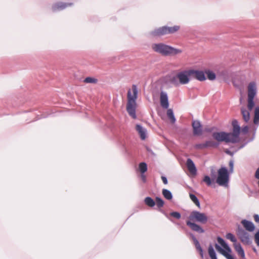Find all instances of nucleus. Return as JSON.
Segmentation results:
<instances>
[{
  "instance_id": "nucleus-1",
  "label": "nucleus",
  "mask_w": 259,
  "mask_h": 259,
  "mask_svg": "<svg viewBox=\"0 0 259 259\" xmlns=\"http://www.w3.org/2000/svg\"><path fill=\"white\" fill-rule=\"evenodd\" d=\"M133 94L131 90L127 92V103L126 105V110L129 115L134 119L136 118V99H137L138 90L137 86L135 84L132 85Z\"/></svg>"
},
{
  "instance_id": "nucleus-2",
  "label": "nucleus",
  "mask_w": 259,
  "mask_h": 259,
  "mask_svg": "<svg viewBox=\"0 0 259 259\" xmlns=\"http://www.w3.org/2000/svg\"><path fill=\"white\" fill-rule=\"evenodd\" d=\"M152 48L155 52L164 56L176 55L182 53L181 50L174 48L162 43L153 44Z\"/></svg>"
},
{
  "instance_id": "nucleus-3",
  "label": "nucleus",
  "mask_w": 259,
  "mask_h": 259,
  "mask_svg": "<svg viewBox=\"0 0 259 259\" xmlns=\"http://www.w3.org/2000/svg\"><path fill=\"white\" fill-rule=\"evenodd\" d=\"M191 76L190 70H184L178 72L171 78V82L176 85L186 84L189 82Z\"/></svg>"
},
{
  "instance_id": "nucleus-4",
  "label": "nucleus",
  "mask_w": 259,
  "mask_h": 259,
  "mask_svg": "<svg viewBox=\"0 0 259 259\" xmlns=\"http://www.w3.org/2000/svg\"><path fill=\"white\" fill-rule=\"evenodd\" d=\"M230 180V173L226 167H222L218 170L216 183L219 185L227 187Z\"/></svg>"
},
{
  "instance_id": "nucleus-5",
  "label": "nucleus",
  "mask_w": 259,
  "mask_h": 259,
  "mask_svg": "<svg viewBox=\"0 0 259 259\" xmlns=\"http://www.w3.org/2000/svg\"><path fill=\"white\" fill-rule=\"evenodd\" d=\"M180 26L175 25L172 27L163 26L155 29L152 32L154 36H159L163 35L173 34L179 30Z\"/></svg>"
},
{
  "instance_id": "nucleus-6",
  "label": "nucleus",
  "mask_w": 259,
  "mask_h": 259,
  "mask_svg": "<svg viewBox=\"0 0 259 259\" xmlns=\"http://www.w3.org/2000/svg\"><path fill=\"white\" fill-rule=\"evenodd\" d=\"M218 242L225 249H222L219 245L215 244V247L216 249L219 251L222 254L225 256L227 259H234L233 256L229 253L231 252V249L229 246L226 244L225 241L221 237L217 238Z\"/></svg>"
},
{
  "instance_id": "nucleus-7",
  "label": "nucleus",
  "mask_w": 259,
  "mask_h": 259,
  "mask_svg": "<svg viewBox=\"0 0 259 259\" xmlns=\"http://www.w3.org/2000/svg\"><path fill=\"white\" fill-rule=\"evenodd\" d=\"M218 242L225 249H222L219 245L215 244V247L216 249L219 251L222 254L225 256L227 259H234L233 256L229 253L231 252V249L229 246L226 244L225 241L221 237L217 238Z\"/></svg>"
},
{
  "instance_id": "nucleus-8",
  "label": "nucleus",
  "mask_w": 259,
  "mask_h": 259,
  "mask_svg": "<svg viewBox=\"0 0 259 259\" xmlns=\"http://www.w3.org/2000/svg\"><path fill=\"white\" fill-rule=\"evenodd\" d=\"M232 135L224 132H214L212 134L213 138L218 142H225L227 143H236L235 140L232 138Z\"/></svg>"
},
{
  "instance_id": "nucleus-9",
  "label": "nucleus",
  "mask_w": 259,
  "mask_h": 259,
  "mask_svg": "<svg viewBox=\"0 0 259 259\" xmlns=\"http://www.w3.org/2000/svg\"><path fill=\"white\" fill-rule=\"evenodd\" d=\"M189 218L192 221H197L202 224H205L208 220L207 217L205 213L197 211H192Z\"/></svg>"
},
{
  "instance_id": "nucleus-10",
  "label": "nucleus",
  "mask_w": 259,
  "mask_h": 259,
  "mask_svg": "<svg viewBox=\"0 0 259 259\" xmlns=\"http://www.w3.org/2000/svg\"><path fill=\"white\" fill-rule=\"evenodd\" d=\"M233 125V133H230L232 135V138L235 140V142L237 143L239 142V136L240 132V127L238 124L237 120H235L232 121Z\"/></svg>"
},
{
  "instance_id": "nucleus-11",
  "label": "nucleus",
  "mask_w": 259,
  "mask_h": 259,
  "mask_svg": "<svg viewBox=\"0 0 259 259\" xmlns=\"http://www.w3.org/2000/svg\"><path fill=\"white\" fill-rule=\"evenodd\" d=\"M237 235L241 242L245 244L250 243V239L248 234L242 229H239L237 232Z\"/></svg>"
},
{
  "instance_id": "nucleus-12",
  "label": "nucleus",
  "mask_w": 259,
  "mask_h": 259,
  "mask_svg": "<svg viewBox=\"0 0 259 259\" xmlns=\"http://www.w3.org/2000/svg\"><path fill=\"white\" fill-rule=\"evenodd\" d=\"M190 70L191 76L200 81H203L206 79L205 74L202 71L195 70L193 69Z\"/></svg>"
},
{
  "instance_id": "nucleus-13",
  "label": "nucleus",
  "mask_w": 259,
  "mask_h": 259,
  "mask_svg": "<svg viewBox=\"0 0 259 259\" xmlns=\"http://www.w3.org/2000/svg\"><path fill=\"white\" fill-rule=\"evenodd\" d=\"M160 102L161 107L164 109L168 107L169 103L168 101L167 95L165 92H161L160 95Z\"/></svg>"
},
{
  "instance_id": "nucleus-14",
  "label": "nucleus",
  "mask_w": 259,
  "mask_h": 259,
  "mask_svg": "<svg viewBox=\"0 0 259 259\" xmlns=\"http://www.w3.org/2000/svg\"><path fill=\"white\" fill-rule=\"evenodd\" d=\"M256 94L255 84L250 82L248 87V99H253Z\"/></svg>"
},
{
  "instance_id": "nucleus-15",
  "label": "nucleus",
  "mask_w": 259,
  "mask_h": 259,
  "mask_svg": "<svg viewBox=\"0 0 259 259\" xmlns=\"http://www.w3.org/2000/svg\"><path fill=\"white\" fill-rule=\"evenodd\" d=\"M192 127L194 135H200L202 134L201 126L199 121H193L192 123Z\"/></svg>"
},
{
  "instance_id": "nucleus-16",
  "label": "nucleus",
  "mask_w": 259,
  "mask_h": 259,
  "mask_svg": "<svg viewBox=\"0 0 259 259\" xmlns=\"http://www.w3.org/2000/svg\"><path fill=\"white\" fill-rule=\"evenodd\" d=\"M136 130L140 135V138L144 140L146 138V130L139 124H137Z\"/></svg>"
},
{
  "instance_id": "nucleus-17",
  "label": "nucleus",
  "mask_w": 259,
  "mask_h": 259,
  "mask_svg": "<svg viewBox=\"0 0 259 259\" xmlns=\"http://www.w3.org/2000/svg\"><path fill=\"white\" fill-rule=\"evenodd\" d=\"M187 225L189 226L191 229L196 232L199 233H203L204 232V230L198 225L192 223L190 221H188L187 222Z\"/></svg>"
},
{
  "instance_id": "nucleus-18",
  "label": "nucleus",
  "mask_w": 259,
  "mask_h": 259,
  "mask_svg": "<svg viewBox=\"0 0 259 259\" xmlns=\"http://www.w3.org/2000/svg\"><path fill=\"white\" fill-rule=\"evenodd\" d=\"M186 164L190 172L192 174L195 175L196 174L197 169L193 161L190 158L188 159Z\"/></svg>"
},
{
  "instance_id": "nucleus-19",
  "label": "nucleus",
  "mask_w": 259,
  "mask_h": 259,
  "mask_svg": "<svg viewBox=\"0 0 259 259\" xmlns=\"http://www.w3.org/2000/svg\"><path fill=\"white\" fill-rule=\"evenodd\" d=\"M241 224L243 225L246 230L248 231L252 232L255 229V227L251 222L247 221L246 220H243L241 221Z\"/></svg>"
},
{
  "instance_id": "nucleus-20",
  "label": "nucleus",
  "mask_w": 259,
  "mask_h": 259,
  "mask_svg": "<svg viewBox=\"0 0 259 259\" xmlns=\"http://www.w3.org/2000/svg\"><path fill=\"white\" fill-rule=\"evenodd\" d=\"M71 4H66L63 3H58L54 4L52 6V9L54 11L58 10H62L66 8L67 7L70 6Z\"/></svg>"
},
{
  "instance_id": "nucleus-21",
  "label": "nucleus",
  "mask_w": 259,
  "mask_h": 259,
  "mask_svg": "<svg viewBox=\"0 0 259 259\" xmlns=\"http://www.w3.org/2000/svg\"><path fill=\"white\" fill-rule=\"evenodd\" d=\"M234 248L238 254L242 258L245 257L244 250L239 243H234Z\"/></svg>"
},
{
  "instance_id": "nucleus-22",
  "label": "nucleus",
  "mask_w": 259,
  "mask_h": 259,
  "mask_svg": "<svg viewBox=\"0 0 259 259\" xmlns=\"http://www.w3.org/2000/svg\"><path fill=\"white\" fill-rule=\"evenodd\" d=\"M213 143L212 141H206L205 143L198 144L195 145V148L198 149H202L207 147L212 146Z\"/></svg>"
},
{
  "instance_id": "nucleus-23",
  "label": "nucleus",
  "mask_w": 259,
  "mask_h": 259,
  "mask_svg": "<svg viewBox=\"0 0 259 259\" xmlns=\"http://www.w3.org/2000/svg\"><path fill=\"white\" fill-rule=\"evenodd\" d=\"M193 241L196 249L199 252L201 256L203 257V250L198 241L196 238H193Z\"/></svg>"
},
{
  "instance_id": "nucleus-24",
  "label": "nucleus",
  "mask_w": 259,
  "mask_h": 259,
  "mask_svg": "<svg viewBox=\"0 0 259 259\" xmlns=\"http://www.w3.org/2000/svg\"><path fill=\"white\" fill-rule=\"evenodd\" d=\"M167 116L168 118L170 119V122L172 123H174L176 121V119L174 115V113L172 110L171 109H169L167 111Z\"/></svg>"
},
{
  "instance_id": "nucleus-25",
  "label": "nucleus",
  "mask_w": 259,
  "mask_h": 259,
  "mask_svg": "<svg viewBox=\"0 0 259 259\" xmlns=\"http://www.w3.org/2000/svg\"><path fill=\"white\" fill-rule=\"evenodd\" d=\"M144 202L145 204L149 207H153L155 205V201L149 197H146Z\"/></svg>"
},
{
  "instance_id": "nucleus-26",
  "label": "nucleus",
  "mask_w": 259,
  "mask_h": 259,
  "mask_svg": "<svg viewBox=\"0 0 259 259\" xmlns=\"http://www.w3.org/2000/svg\"><path fill=\"white\" fill-rule=\"evenodd\" d=\"M241 113L244 120L246 122H247L250 119V115L249 112L245 109H242Z\"/></svg>"
},
{
  "instance_id": "nucleus-27",
  "label": "nucleus",
  "mask_w": 259,
  "mask_h": 259,
  "mask_svg": "<svg viewBox=\"0 0 259 259\" xmlns=\"http://www.w3.org/2000/svg\"><path fill=\"white\" fill-rule=\"evenodd\" d=\"M253 122L255 124L259 123V107H256L255 109Z\"/></svg>"
},
{
  "instance_id": "nucleus-28",
  "label": "nucleus",
  "mask_w": 259,
  "mask_h": 259,
  "mask_svg": "<svg viewBox=\"0 0 259 259\" xmlns=\"http://www.w3.org/2000/svg\"><path fill=\"white\" fill-rule=\"evenodd\" d=\"M139 168L142 174H144L147 170V165L145 162H141L139 165Z\"/></svg>"
},
{
  "instance_id": "nucleus-29",
  "label": "nucleus",
  "mask_w": 259,
  "mask_h": 259,
  "mask_svg": "<svg viewBox=\"0 0 259 259\" xmlns=\"http://www.w3.org/2000/svg\"><path fill=\"white\" fill-rule=\"evenodd\" d=\"M162 194L164 197L168 200H170L172 199V196L171 192L167 189H163Z\"/></svg>"
},
{
  "instance_id": "nucleus-30",
  "label": "nucleus",
  "mask_w": 259,
  "mask_h": 259,
  "mask_svg": "<svg viewBox=\"0 0 259 259\" xmlns=\"http://www.w3.org/2000/svg\"><path fill=\"white\" fill-rule=\"evenodd\" d=\"M189 196L191 200L196 204V205L198 207H200V203L196 196L191 193L189 194Z\"/></svg>"
},
{
  "instance_id": "nucleus-31",
  "label": "nucleus",
  "mask_w": 259,
  "mask_h": 259,
  "mask_svg": "<svg viewBox=\"0 0 259 259\" xmlns=\"http://www.w3.org/2000/svg\"><path fill=\"white\" fill-rule=\"evenodd\" d=\"M208 253L211 259H217L215 251L211 246H210L208 248Z\"/></svg>"
},
{
  "instance_id": "nucleus-32",
  "label": "nucleus",
  "mask_w": 259,
  "mask_h": 259,
  "mask_svg": "<svg viewBox=\"0 0 259 259\" xmlns=\"http://www.w3.org/2000/svg\"><path fill=\"white\" fill-rule=\"evenodd\" d=\"M97 82V79L91 77H88L84 80L85 83H96Z\"/></svg>"
},
{
  "instance_id": "nucleus-33",
  "label": "nucleus",
  "mask_w": 259,
  "mask_h": 259,
  "mask_svg": "<svg viewBox=\"0 0 259 259\" xmlns=\"http://www.w3.org/2000/svg\"><path fill=\"white\" fill-rule=\"evenodd\" d=\"M155 202L157 207L159 208L162 207L164 205V201L162 199L159 197L156 198V201Z\"/></svg>"
},
{
  "instance_id": "nucleus-34",
  "label": "nucleus",
  "mask_w": 259,
  "mask_h": 259,
  "mask_svg": "<svg viewBox=\"0 0 259 259\" xmlns=\"http://www.w3.org/2000/svg\"><path fill=\"white\" fill-rule=\"evenodd\" d=\"M226 238L231 240L232 242H234V243H236L237 240L234 235L232 233H229L227 234Z\"/></svg>"
},
{
  "instance_id": "nucleus-35",
  "label": "nucleus",
  "mask_w": 259,
  "mask_h": 259,
  "mask_svg": "<svg viewBox=\"0 0 259 259\" xmlns=\"http://www.w3.org/2000/svg\"><path fill=\"white\" fill-rule=\"evenodd\" d=\"M207 77L210 80H213L215 78V74L212 71H208L206 72Z\"/></svg>"
},
{
  "instance_id": "nucleus-36",
  "label": "nucleus",
  "mask_w": 259,
  "mask_h": 259,
  "mask_svg": "<svg viewBox=\"0 0 259 259\" xmlns=\"http://www.w3.org/2000/svg\"><path fill=\"white\" fill-rule=\"evenodd\" d=\"M203 181L204 182H205L206 185L208 186H210L211 184V179L210 178V177L208 176H205L203 179Z\"/></svg>"
},
{
  "instance_id": "nucleus-37",
  "label": "nucleus",
  "mask_w": 259,
  "mask_h": 259,
  "mask_svg": "<svg viewBox=\"0 0 259 259\" xmlns=\"http://www.w3.org/2000/svg\"><path fill=\"white\" fill-rule=\"evenodd\" d=\"M254 105L253 99H248V108L249 110H251Z\"/></svg>"
},
{
  "instance_id": "nucleus-38",
  "label": "nucleus",
  "mask_w": 259,
  "mask_h": 259,
  "mask_svg": "<svg viewBox=\"0 0 259 259\" xmlns=\"http://www.w3.org/2000/svg\"><path fill=\"white\" fill-rule=\"evenodd\" d=\"M229 170L228 171L229 173H232L233 171V168H234V162L233 160H230L229 163Z\"/></svg>"
},
{
  "instance_id": "nucleus-39",
  "label": "nucleus",
  "mask_w": 259,
  "mask_h": 259,
  "mask_svg": "<svg viewBox=\"0 0 259 259\" xmlns=\"http://www.w3.org/2000/svg\"><path fill=\"white\" fill-rule=\"evenodd\" d=\"M170 216L174 217L177 219H179L181 218V214L178 212H172L170 213Z\"/></svg>"
},
{
  "instance_id": "nucleus-40",
  "label": "nucleus",
  "mask_w": 259,
  "mask_h": 259,
  "mask_svg": "<svg viewBox=\"0 0 259 259\" xmlns=\"http://www.w3.org/2000/svg\"><path fill=\"white\" fill-rule=\"evenodd\" d=\"M254 240L257 245L259 246V232H257L255 234Z\"/></svg>"
},
{
  "instance_id": "nucleus-41",
  "label": "nucleus",
  "mask_w": 259,
  "mask_h": 259,
  "mask_svg": "<svg viewBox=\"0 0 259 259\" xmlns=\"http://www.w3.org/2000/svg\"><path fill=\"white\" fill-rule=\"evenodd\" d=\"M253 218L255 222L257 223H259V215L258 214H254Z\"/></svg>"
},
{
  "instance_id": "nucleus-42",
  "label": "nucleus",
  "mask_w": 259,
  "mask_h": 259,
  "mask_svg": "<svg viewBox=\"0 0 259 259\" xmlns=\"http://www.w3.org/2000/svg\"><path fill=\"white\" fill-rule=\"evenodd\" d=\"M161 179L162 180V182L164 184H167L168 182H167V179L166 177H164V176H162L161 177Z\"/></svg>"
},
{
  "instance_id": "nucleus-43",
  "label": "nucleus",
  "mask_w": 259,
  "mask_h": 259,
  "mask_svg": "<svg viewBox=\"0 0 259 259\" xmlns=\"http://www.w3.org/2000/svg\"><path fill=\"white\" fill-rule=\"evenodd\" d=\"M248 131V127L247 126H245L243 128V131L244 132H247Z\"/></svg>"
},
{
  "instance_id": "nucleus-44",
  "label": "nucleus",
  "mask_w": 259,
  "mask_h": 259,
  "mask_svg": "<svg viewBox=\"0 0 259 259\" xmlns=\"http://www.w3.org/2000/svg\"><path fill=\"white\" fill-rule=\"evenodd\" d=\"M142 178L144 182L146 181V177L144 175L142 176Z\"/></svg>"
},
{
  "instance_id": "nucleus-45",
  "label": "nucleus",
  "mask_w": 259,
  "mask_h": 259,
  "mask_svg": "<svg viewBox=\"0 0 259 259\" xmlns=\"http://www.w3.org/2000/svg\"><path fill=\"white\" fill-rule=\"evenodd\" d=\"M233 84L235 87H238V85L237 84L236 81L235 80L233 81Z\"/></svg>"
}]
</instances>
